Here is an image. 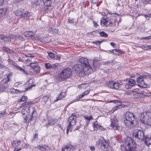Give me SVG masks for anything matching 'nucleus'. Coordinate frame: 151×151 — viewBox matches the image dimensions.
I'll list each match as a JSON object with an SVG mask.
<instances>
[{"label":"nucleus","mask_w":151,"mask_h":151,"mask_svg":"<svg viewBox=\"0 0 151 151\" xmlns=\"http://www.w3.org/2000/svg\"><path fill=\"white\" fill-rule=\"evenodd\" d=\"M48 56H47L49 58H50L51 59H54L55 57V55L54 54L51 52H47Z\"/></svg>","instance_id":"36"},{"label":"nucleus","mask_w":151,"mask_h":151,"mask_svg":"<svg viewBox=\"0 0 151 151\" xmlns=\"http://www.w3.org/2000/svg\"><path fill=\"white\" fill-rule=\"evenodd\" d=\"M104 25L106 26V27H111L112 25V23L111 20H108L105 21Z\"/></svg>","instance_id":"24"},{"label":"nucleus","mask_w":151,"mask_h":151,"mask_svg":"<svg viewBox=\"0 0 151 151\" xmlns=\"http://www.w3.org/2000/svg\"><path fill=\"white\" fill-rule=\"evenodd\" d=\"M61 59V57L60 55H55V57L54 59H55L56 60H60Z\"/></svg>","instance_id":"47"},{"label":"nucleus","mask_w":151,"mask_h":151,"mask_svg":"<svg viewBox=\"0 0 151 151\" xmlns=\"http://www.w3.org/2000/svg\"><path fill=\"white\" fill-rule=\"evenodd\" d=\"M12 75V74L10 73L4 77V79L0 83V91L3 92L6 90L8 86L7 83L10 81V77Z\"/></svg>","instance_id":"4"},{"label":"nucleus","mask_w":151,"mask_h":151,"mask_svg":"<svg viewBox=\"0 0 151 151\" xmlns=\"http://www.w3.org/2000/svg\"><path fill=\"white\" fill-rule=\"evenodd\" d=\"M99 34L102 37H107L108 36V34L105 33L104 31L100 32L99 33Z\"/></svg>","instance_id":"34"},{"label":"nucleus","mask_w":151,"mask_h":151,"mask_svg":"<svg viewBox=\"0 0 151 151\" xmlns=\"http://www.w3.org/2000/svg\"><path fill=\"white\" fill-rule=\"evenodd\" d=\"M74 19L70 17H69L68 19V22L70 23H74Z\"/></svg>","instance_id":"44"},{"label":"nucleus","mask_w":151,"mask_h":151,"mask_svg":"<svg viewBox=\"0 0 151 151\" xmlns=\"http://www.w3.org/2000/svg\"><path fill=\"white\" fill-rule=\"evenodd\" d=\"M30 66L33 69H36V68H37L38 65L37 64L31 63L30 64Z\"/></svg>","instance_id":"35"},{"label":"nucleus","mask_w":151,"mask_h":151,"mask_svg":"<svg viewBox=\"0 0 151 151\" xmlns=\"http://www.w3.org/2000/svg\"><path fill=\"white\" fill-rule=\"evenodd\" d=\"M123 148L125 151H141L137 149L133 140L130 137L125 139Z\"/></svg>","instance_id":"1"},{"label":"nucleus","mask_w":151,"mask_h":151,"mask_svg":"<svg viewBox=\"0 0 151 151\" xmlns=\"http://www.w3.org/2000/svg\"><path fill=\"white\" fill-rule=\"evenodd\" d=\"M24 11L23 9H19L15 11V14L18 16H20L22 17V15L23 14Z\"/></svg>","instance_id":"18"},{"label":"nucleus","mask_w":151,"mask_h":151,"mask_svg":"<svg viewBox=\"0 0 151 151\" xmlns=\"http://www.w3.org/2000/svg\"><path fill=\"white\" fill-rule=\"evenodd\" d=\"M85 118L88 120H90L92 119V116H89L85 117Z\"/></svg>","instance_id":"58"},{"label":"nucleus","mask_w":151,"mask_h":151,"mask_svg":"<svg viewBox=\"0 0 151 151\" xmlns=\"http://www.w3.org/2000/svg\"><path fill=\"white\" fill-rule=\"evenodd\" d=\"M57 120L55 119H52L50 120L49 122L47 124V126L49 125H51L54 124L56 122Z\"/></svg>","instance_id":"31"},{"label":"nucleus","mask_w":151,"mask_h":151,"mask_svg":"<svg viewBox=\"0 0 151 151\" xmlns=\"http://www.w3.org/2000/svg\"><path fill=\"white\" fill-rule=\"evenodd\" d=\"M51 65L52 66V67L51 66V69L53 68V69H55L58 66V65L57 63L52 64Z\"/></svg>","instance_id":"48"},{"label":"nucleus","mask_w":151,"mask_h":151,"mask_svg":"<svg viewBox=\"0 0 151 151\" xmlns=\"http://www.w3.org/2000/svg\"><path fill=\"white\" fill-rule=\"evenodd\" d=\"M72 74L71 69L69 68L64 69L60 74L59 77L62 81L68 78Z\"/></svg>","instance_id":"6"},{"label":"nucleus","mask_w":151,"mask_h":151,"mask_svg":"<svg viewBox=\"0 0 151 151\" xmlns=\"http://www.w3.org/2000/svg\"><path fill=\"white\" fill-rule=\"evenodd\" d=\"M79 64L82 67H83L84 71L86 73H88V71L90 69H91V67L89 65L88 59L87 58L82 57L79 60Z\"/></svg>","instance_id":"5"},{"label":"nucleus","mask_w":151,"mask_h":151,"mask_svg":"<svg viewBox=\"0 0 151 151\" xmlns=\"http://www.w3.org/2000/svg\"><path fill=\"white\" fill-rule=\"evenodd\" d=\"M145 144L148 147L151 145V137H149L146 135L145 137Z\"/></svg>","instance_id":"17"},{"label":"nucleus","mask_w":151,"mask_h":151,"mask_svg":"<svg viewBox=\"0 0 151 151\" xmlns=\"http://www.w3.org/2000/svg\"><path fill=\"white\" fill-rule=\"evenodd\" d=\"M98 147L100 149H105L106 148L107 143L106 141L103 137H101L98 141Z\"/></svg>","instance_id":"9"},{"label":"nucleus","mask_w":151,"mask_h":151,"mask_svg":"<svg viewBox=\"0 0 151 151\" xmlns=\"http://www.w3.org/2000/svg\"><path fill=\"white\" fill-rule=\"evenodd\" d=\"M145 81V80H142L139 83V86H140L145 88L147 86V84L145 83L144 81Z\"/></svg>","instance_id":"32"},{"label":"nucleus","mask_w":151,"mask_h":151,"mask_svg":"<svg viewBox=\"0 0 151 151\" xmlns=\"http://www.w3.org/2000/svg\"><path fill=\"white\" fill-rule=\"evenodd\" d=\"M25 35L27 37H32L34 35V33L31 31H27L25 33Z\"/></svg>","instance_id":"26"},{"label":"nucleus","mask_w":151,"mask_h":151,"mask_svg":"<svg viewBox=\"0 0 151 151\" xmlns=\"http://www.w3.org/2000/svg\"><path fill=\"white\" fill-rule=\"evenodd\" d=\"M110 126L114 130H118L120 127L119 125L115 122H112L110 124Z\"/></svg>","instance_id":"23"},{"label":"nucleus","mask_w":151,"mask_h":151,"mask_svg":"<svg viewBox=\"0 0 151 151\" xmlns=\"http://www.w3.org/2000/svg\"><path fill=\"white\" fill-rule=\"evenodd\" d=\"M44 5L46 7V9H48V7H50L51 6V1L50 0H45V1L43 2Z\"/></svg>","instance_id":"20"},{"label":"nucleus","mask_w":151,"mask_h":151,"mask_svg":"<svg viewBox=\"0 0 151 151\" xmlns=\"http://www.w3.org/2000/svg\"><path fill=\"white\" fill-rule=\"evenodd\" d=\"M114 82L112 81H109L106 84L107 86L113 89Z\"/></svg>","instance_id":"27"},{"label":"nucleus","mask_w":151,"mask_h":151,"mask_svg":"<svg viewBox=\"0 0 151 151\" xmlns=\"http://www.w3.org/2000/svg\"><path fill=\"white\" fill-rule=\"evenodd\" d=\"M6 39H5L4 40L5 41L4 42H7V41H9V40L10 39V42H11L10 39L9 38V37H8L6 36Z\"/></svg>","instance_id":"62"},{"label":"nucleus","mask_w":151,"mask_h":151,"mask_svg":"<svg viewBox=\"0 0 151 151\" xmlns=\"http://www.w3.org/2000/svg\"><path fill=\"white\" fill-rule=\"evenodd\" d=\"M35 71L37 73H39L40 71V67H39V66H38L37 68H36V69H35Z\"/></svg>","instance_id":"57"},{"label":"nucleus","mask_w":151,"mask_h":151,"mask_svg":"<svg viewBox=\"0 0 151 151\" xmlns=\"http://www.w3.org/2000/svg\"><path fill=\"white\" fill-rule=\"evenodd\" d=\"M6 36H5L4 35L1 34L0 35V39L1 40H3L5 39H6Z\"/></svg>","instance_id":"46"},{"label":"nucleus","mask_w":151,"mask_h":151,"mask_svg":"<svg viewBox=\"0 0 151 151\" xmlns=\"http://www.w3.org/2000/svg\"><path fill=\"white\" fill-rule=\"evenodd\" d=\"M84 96V95L83 94L82 95L78 96L76 97V99H78L83 97Z\"/></svg>","instance_id":"53"},{"label":"nucleus","mask_w":151,"mask_h":151,"mask_svg":"<svg viewBox=\"0 0 151 151\" xmlns=\"http://www.w3.org/2000/svg\"><path fill=\"white\" fill-rule=\"evenodd\" d=\"M121 83L127 89L130 88L132 86H134L135 83L134 80L132 78L129 79L127 81H122Z\"/></svg>","instance_id":"8"},{"label":"nucleus","mask_w":151,"mask_h":151,"mask_svg":"<svg viewBox=\"0 0 151 151\" xmlns=\"http://www.w3.org/2000/svg\"><path fill=\"white\" fill-rule=\"evenodd\" d=\"M143 79L144 80L147 82H151V75L149 74H146L143 75Z\"/></svg>","instance_id":"19"},{"label":"nucleus","mask_w":151,"mask_h":151,"mask_svg":"<svg viewBox=\"0 0 151 151\" xmlns=\"http://www.w3.org/2000/svg\"><path fill=\"white\" fill-rule=\"evenodd\" d=\"M38 134L37 133H36L35 134L33 137V139H32V141H33L34 140L36 139H37L38 138Z\"/></svg>","instance_id":"50"},{"label":"nucleus","mask_w":151,"mask_h":151,"mask_svg":"<svg viewBox=\"0 0 151 151\" xmlns=\"http://www.w3.org/2000/svg\"><path fill=\"white\" fill-rule=\"evenodd\" d=\"M75 150V147L72 145L69 144L62 148V151H73Z\"/></svg>","instance_id":"13"},{"label":"nucleus","mask_w":151,"mask_h":151,"mask_svg":"<svg viewBox=\"0 0 151 151\" xmlns=\"http://www.w3.org/2000/svg\"><path fill=\"white\" fill-rule=\"evenodd\" d=\"M119 106H116V107H114L113 108L112 110L114 111L116 109H118Z\"/></svg>","instance_id":"64"},{"label":"nucleus","mask_w":151,"mask_h":151,"mask_svg":"<svg viewBox=\"0 0 151 151\" xmlns=\"http://www.w3.org/2000/svg\"><path fill=\"white\" fill-rule=\"evenodd\" d=\"M72 68L73 71H76L77 73H78L80 72L81 73L83 72L84 73H86L84 71L83 67H82V66L79 64L75 65L73 66Z\"/></svg>","instance_id":"10"},{"label":"nucleus","mask_w":151,"mask_h":151,"mask_svg":"<svg viewBox=\"0 0 151 151\" xmlns=\"http://www.w3.org/2000/svg\"><path fill=\"white\" fill-rule=\"evenodd\" d=\"M140 47L144 50H145L147 49L148 48H150V45H145L141 46Z\"/></svg>","instance_id":"40"},{"label":"nucleus","mask_w":151,"mask_h":151,"mask_svg":"<svg viewBox=\"0 0 151 151\" xmlns=\"http://www.w3.org/2000/svg\"><path fill=\"white\" fill-rule=\"evenodd\" d=\"M122 82V81L120 83L118 82H114V87H113V89H118L120 88L122 85H123L122 83H121Z\"/></svg>","instance_id":"22"},{"label":"nucleus","mask_w":151,"mask_h":151,"mask_svg":"<svg viewBox=\"0 0 151 151\" xmlns=\"http://www.w3.org/2000/svg\"><path fill=\"white\" fill-rule=\"evenodd\" d=\"M22 18H24L27 19H32L33 17L31 13L26 11L25 12H24L23 14L22 15Z\"/></svg>","instance_id":"15"},{"label":"nucleus","mask_w":151,"mask_h":151,"mask_svg":"<svg viewBox=\"0 0 151 151\" xmlns=\"http://www.w3.org/2000/svg\"><path fill=\"white\" fill-rule=\"evenodd\" d=\"M20 99L22 101H24L27 99V97L26 96H23Z\"/></svg>","instance_id":"45"},{"label":"nucleus","mask_w":151,"mask_h":151,"mask_svg":"<svg viewBox=\"0 0 151 151\" xmlns=\"http://www.w3.org/2000/svg\"><path fill=\"white\" fill-rule=\"evenodd\" d=\"M105 21L103 19H101V26H105V25H104V22Z\"/></svg>","instance_id":"60"},{"label":"nucleus","mask_w":151,"mask_h":151,"mask_svg":"<svg viewBox=\"0 0 151 151\" xmlns=\"http://www.w3.org/2000/svg\"><path fill=\"white\" fill-rule=\"evenodd\" d=\"M13 37L15 38L16 40H20L21 41L24 40V37L21 35H18L17 36H14Z\"/></svg>","instance_id":"28"},{"label":"nucleus","mask_w":151,"mask_h":151,"mask_svg":"<svg viewBox=\"0 0 151 151\" xmlns=\"http://www.w3.org/2000/svg\"><path fill=\"white\" fill-rule=\"evenodd\" d=\"M93 127L94 128H99L101 127V126L97 122H95L93 124Z\"/></svg>","instance_id":"37"},{"label":"nucleus","mask_w":151,"mask_h":151,"mask_svg":"<svg viewBox=\"0 0 151 151\" xmlns=\"http://www.w3.org/2000/svg\"><path fill=\"white\" fill-rule=\"evenodd\" d=\"M49 30L50 31H51L53 33H57L58 32V29L52 28H50L49 29Z\"/></svg>","instance_id":"39"},{"label":"nucleus","mask_w":151,"mask_h":151,"mask_svg":"<svg viewBox=\"0 0 151 151\" xmlns=\"http://www.w3.org/2000/svg\"><path fill=\"white\" fill-rule=\"evenodd\" d=\"M32 85H31L30 86V87H28L27 88H25V90L24 91H19L17 89L15 90V91H16V92H17V91H18V92H23L25 91H27L28 89H30L32 86Z\"/></svg>","instance_id":"42"},{"label":"nucleus","mask_w":151,"mask_h":151,"mask_svg":"<svg viewBox=\"0 0 151 151\" xmlns=\"http://www.w3.org/2000/svg\"><path fill=\"white\" fill-rule=\"evenodd\" d=\"M109 102H112L113 103L116 104L118 103L119 102V101L117 100H114L110 101Z\"/></svg>","instance_id":"61"},{"label":"nucleus","mask_w":151,"mask_h":151,"mask_svg":"<svg viewBox=\"0 0 151 151\" xmlns=\"http://www.w3.org/2000/svg\"><path fill=\"white\" fill-rule=\"evenodd\" d=\"M140 121L142 124L151 126V112L145 111L141 113Z\"/></svg>","instance_id":"3"},{"label":"nucleus","mask_w":151,"mask_h":151,"mask_svg":"<svg viewBox=\"0 0 151 151\" xmlns=\"http://www.w3.org/2000/svg\"><path fill=\"white\" fill-rule=\"evenodd\" d=\"M9 49V48H8L5 47L3 46L2 47V49L4 50L6 52H7L8 51V50Z\"/></svg>","instance_id":"51"},{"label":"nucleus","mask_w":151,"mask_h":151,"mask_svg":"<svg viewBox=\"0 0 151 151\" xmlns=\"http://www.w3.org/2000/svg\"><path fill=\"white\" fill-rule=\"evenodd\" d=\"M90 92V90H87L85 91H84L83 94L84 95V96L88 94Z\"/></svg>","instance_id":"55"},{"label":"nucleus","mask_w":151,"mask_h":151,"mask_svg":"<svg viewBox=\"0 0 151 151\" xmlns=\"http://www.w3.org/2000/svg\"><path fill=\"white\" fill-rule=\"evenodd\" d=\"M45 66L46 68L47 69H51V66L52 67V66L50 63H45Z\"/></svg>","instance_id":"43"},{"label":"nucleus","mask_w":151,"mask_h":151,"mask_svg":"<svg viewBox=\"0 0 151 151\" xmlns=\"http://www.w3.org/2000/svg\"><path fill=\"white\" fill-rule=\"evenodd\" d=\"M101 61L97 60L96 58H94L93 60V66L95 70L98 69L101 65Z\"/></svg>","instance_id":"14"},{"label":"nucleus","mask_w":151,"mask_h":151,"mask_svg":"<svg viewBox=\"0 0 151 151\" xmlns=\"http://www.w3.org/2000/svg\"><path fill=\"white\" fill-rule=\"evenodd\" d=\"M66 95V93L65 92H62L59 95L58 97V99L57 100H60L64 98Z\"/></svg>","instance_id":"30"},{"label":"nucleus","mask_w":151,"mask_h":151,"mask_svg":"<svg viewBox=\"0 0 151 151\" xmlns=\"http://www.w3.org/2000/svg\"><path fill=\"white\" fill-rule=\"evenodd\" d=\"M7 8H1L0 9V18L5 16L7 12Z\"/></svg>","instance_id":"16"},{"label":"nucleus","mask_w":151,"mask_h":151,"mask_svg":"<svg viewBox=\"0 0 151 151\" xmlns=\"http://www.w3.org/2000/svg\"><path fill=\"white\" fill-rule=\"evenodd\" d=\"M93 43L96 44L97 45L98 44L99 45H100V44L101 43V42L99 40H97L95 41V42H93Z\"/></svg>","instance_id":"56"},{"label":"nucleus","mask_w":151,"mask_h":151,"mask_svg":"<svg viewBox=\"0 0 151 151\" xmlns=\"http://www.w3.org/2000/svg\"><path fill=\"white\" fill-rule=\"evenodd\" d=\"M37 106H34L32 108V114L30 116V118L28 119V122H30L31 121L35 119L36 117L37 113L36 108Z\"/></svg>","instance_id":"12"},{"label":"nucleus","mask_w":151,"mask_h":151,"mask_svg":"<svg viewBox=\"0 0 151 151\" xmlns=\"http://www.w3.org/2000/svg\"><path fill=\"white\" fill-rule=\"evenodd\" d=\"M7 52H8L11 55H15L16 56L17 55V53L14 52V51L12 50H11L10 49H9L8 50V51Z\"/></svg>","instance_id":"38"},{"label":"nucleus","mask_w":151,"mask_h":151,"mask_svg":"<svg viewBox=\"0 0 151 151\" xmlns=\"http://www.w3.org/2000/svg\"><path fill=\"white\" fill-rule=\"evenodd\" d=\"M21 141L20 140H13V143L12 142V145L14 147H17L21 144Z\"/></svg>","instance_id":"21"},{"label":"nucleus","mask_w":151,"mask_h":151,"mask_svg":"<svg viewBox=\"0 0 151 151\" xmlns=\"http://www.w3.org/2000/svg\"><path fill=\"white\" fill-rule=\"evenodd\" d=\"M47 38V37H42L40 38L39 40L41 42L45 43L47 42L46 40Z\"/></svg>","instance_id":"33"},{"label":"nucleus","mask_w":151,"mask_h":151,"mask_svg":"<svg viewBox=\"0 0 151 151\" xmlns=\"http://www.w3.org/2000/svg\"><path fill=\"white\" fill-rule=\"evenodd\" d=\"M38 149L40 150L41 151H46V150H48L49 148L48 146L44 145V146H38Z\"/></svg>","instance_id":"25"},{"label":"nucleus","mask_w":151,"mask_h":151,"mask_svg":"<svg viewBox=\"0 0 151 151\" xmlns=\"http://www.w3.org/2000/svg\"><path fill=\"white\" fill-rule=\"evenodd\" d=\"M49 97L50 95L48 94L44 96L42 100V102H43L44 103V104H45L46 101L48 100Z\"/></svg>","instance_id":"29"},{"label":"nucleus","mask_w":151,"mask_h":151,"mask_svg":"<svg viewBox=\"0 0 151 151\" xmlns=\"http://www.w3.org/2000/svg\"><path fill=\"white\" fill-rule=\"evenodd\" d=\"M133 135L135 138L142 140H143L144 138L143 132L141 130H134L133 132Z\"/></svg>","instance_id":"7"},{"label":"nucleus","mask_w":151,"mask_h":151,"mask_svg":"<svg viewBox=\"0 0 151 151\" xmlns=\"http://www.w3.org/2000/svg\"><path fill=\"white\" fill-rule=\"evenodd\" d=\"M76 118L75 114L74 113L72 114L67 120V121L69 122V124L72 126L74 125L76 123Z\"/></svg>","instance_id":"11"},{"label":"nucleus","mask_w":151,"mask_h":151,"mask_svg":"<svg viewBox=\"0 0 151 151\" xmlns=\"http://www.w3.org/2000/svg\"><path fill=\"white\" fill-rule=\"evenodd\" d=\"M89 147L91 151H94L95 150V147L94 146H90Z\"/></svg>","instance_id":"63"},{"label":"nucleus","mask_w":151,"mask_h":151,"mask_svg":"<svg viewBox=\"0 0 151 151\" xmlns=\"http://www.w3.org/2000/svg\"><path fill=\"white\" fill-rule=\"evenodd\" d=\"M20 71L22 72L23 73H26V72L25 71V70L22 68L21 67H20V68L19 69V70Z\"/></svg>","instance_id":"54"},{"label":"nucleus","mask_w":151,"mask_h":151,"mask_svg":"<svg viewBox=\"0 0 151 151\" xmlns=\"http://www.w3.org/2000/svg\"><path fill=\"white\" fill-rule=\"evenodd\" d=\"M8 61L10 64L11 65L13 64V61L12 60L9 59L8 60Z\"/></svg>","instance_id":"59"},{"label":"nucleus","mask_w":151,"mask_h":151,"mask_svg":"<svg viewBox=\"0 0 151 151\" xmlns=\"http://www.w3.org/2000/svg\"><path fill=\"white\" fill-rule=\"evenodd\" d=\"M142 80H144L143 79V76H139L137 79V81L138 83H140Z\"/></svg>","instance_id":"41"},{"label":"nucleus","mask_w":151,"mask_h":151,"mask_svg":"<svg viewBox=\"0 0 151 151\" xmlns=\"http://www.w3.org/2000/svg\"><path fill=\"white\" fill-rule=\"evenodd\" d=\"M134 115L129 112H127L125 113L123 120L127 128H132L134 126Z\"/></svg>","instance_id":"2"},{"label":"nucleus","mask_w":151,"mask_h":151,"mask_svg":"<svg viewBox=\"0 0 151 151\" xmlns=\"http://www.w3.org/2000/svg\"><path fill=\"white\" fill-rule=\"evenodd\" d=\"M39 1H41V0H35L34 2V4H35V6H37L39 5L40 4L39 3Z\"/></svg>","instance_id":"49"},{"label":"nucleus","mask_w":151,"mask_h":151,"mask_svg":"<svg viewBox=\"0 0 151 151\" xmlns=\"http://www.w3.org/2000/svg\"><path fill=\"white\" fill-rule=\"evenodd\" d=\"M22 113L23 116H24L25 114H27V112L24 109H23L22 110Z\"/></svg>","instance_id":"52"}]
</instances>
